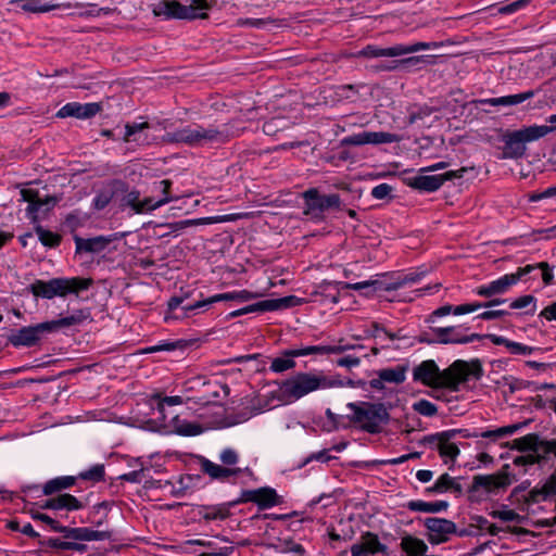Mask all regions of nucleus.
I'll return each mask as SVG.
<instances>
[{"label": "nucleus", "instance_id": "nucleus-1", "mask_svg": "<svg viewBox=\"0 0 556 556\" xmlns=\"http://www.w3.org/2000/svg\"><path fill=\"white\" fill-rule=\"evenodd\" d=\"M481 371L480 365H471L465 361H456L448 368L440 370L434 361L428 359L414 368L413 378L431 388H446L457 392L459 384L466 382L471 375Z\"/></svg>", "mask_w": 556, "mask_h": 556}, {"label": "nucleus", "instance_id": "nucleus-2", "mask_svg": "<svg viewBox=\"0 0 556 556\" xmlns=\"http://www.w3.org/2000/svg\"><path fill=\"white\" fill-rule=\"evenodd\" d=\"M239 130L230 124L222 126L204 127L202 125L186 126L164 136V140L170 143H186L191 147H202L213 143H225L230 138L238 136Z\"/></svg>", "mask_w": 556, "mask_h": 556}, {"label": "nucleus", "instance_id": "nucleus-3", "mask_svg": "<svg viewBox=\"0 0 556 556\" xmlns=\"http://www.w3.org/2000/svg\"><path fill=\"white\" fill-rule=\"evenodd\" d=\"M336 381L326 376L313 372H298L283 380L279 386L281 400L291 403L302 399L311 392L337 386Z\"/></svg>", "mask_w": 556, "mask_h": 556}, {"label": "nucleus", "instance_id": "nucleus-4", "mask_svg": "<svg viewBox=\"0 0 556 556\" xmlns=\"http://www.w3.org/2000/svg\"><path fill=\"white\" fill-rule=\"evenodd\" d=\"M170 186L172 181L168 179L156 181L153 184L152 191H160L163 197L159 200H155L153 197H147L141 200L140 191L129 189V186L125 182L126 190L121 192L119 198H117L119 207L122 210L128 207L134 214H144L154 211L173 200V198L168 195Z\"/></svg>", "mask_w": 556, "mask_h": 556}, {"label": "nucleus", "instance_id": "nucleus-5", "mask_svg": "<svg viewBox=\"0 0 556 556\" xmlns=\"http://www.w3.org/2000/svg\"><path fill=\"white\" fill-rule=\"evenodd\" d=\"M92 283L91 278H53L48 281L36 280L29 288L35 296L52 299L54 296H66L71 293L78 295L80 291L89 289Z\"/></svg>", "mask_w": 556, "mask_h": 556}, {"label": "nucleus", "instance_id": "nucleus-6", "mask_svg": "<svg viewBox=\"0 0 556 556\" xmlns=\"http://www.w3.org/2000/svg\"><path fill=\"white\" fill-rule=\"evenodd\" d=\"M346 407L353 412L348 416L351 422L359 425L361 429L376 434L380 432L381 424H387L390 415L382 403L358 402L348 403Z\"/></svg>", "mask_w": 556, "mask_h": 556}, {"label": "nucleus", "instance_id": "nucleus-7", "mask_svg": "<svg viewBox=\"0 0 556 556\" xmlns=\"http://www.w3.org/2000/svg\"><path fill=\"white\" fill-rule=\"evenodd\" d=\"M210 8L207 0H192L189 5H184L176 0H160L153 4L152 12L155 16L164 18L194 20L206 18L203 12Z\"/></svg>", "mask_w": 556, "mask_h": 556}, {"label": "nucleus", "instance_id": "nucleus-8", "mask_svg": "<svg viewBox=\"0 0 556 556\" xmlns=\"http://www.w3.org/2000/svg\"><path fill=\"white\" fill-rule=\"evenodd\" d=\"M188 295L184 296H172L168 300L167 307L168 312L172 315H167V318L181 319L189 317V313L197 312L202 308L208 307L211 304L220 302V301H233V292H226L220 294H215L205 300H199L194 302H188Z\"/></svg>", "mask_w": 556, "mask_h": 556}, {"label": "nucleus", "instance_id": "nucleus-9", "mask_svg": "<svg viewBox=\"0 0 556 556\" xmlns=\"http://www.w3.org/2000/svg\"><path fill=\"white\" fill-rule=\"evenodd\" d=\"M303 199L305 201L304 214L316 222L324 220L326 211L339 210L341 205L339 194H320L315 188L306 190L303 193Z\"/></svg>", "mask_w": 556, "mask_h": 556}, {"label": "nucleus", "instance_id": "nucleus-10", "mask_svg": "<svg viewBox=\"0 0 556 556\" xmlns=\"http://www.w3.org/2000/svg\"><path fill=\"white\" fill-rule=\"evenodd\" d=\"M220 462L225 465H218L205 457L200 458L201 471L213 480H226L231 476H238L242 472L241 468H232L239 460V454L233 448H225L219 456Z\"/></svg>", "mask_w": 556, "mask_h": 556}, {"label": "nucleus", "instance_id": "nucleus-11", "mask_svg": "<svg viewBox=\"0 0 556 556\" xmlns=\"http://www.w3.org/2000/svg\"><path fill=\"white\" fill-rule=\"evenodd\" d=\"M442 43L432 42H415L412 45H394L389 48H379L376 46H367L357 52V56L361 58H394L404 54L414 53L420 50H429L439 48Z\"/></svg>", "mask_w": 556, "mask_h": 556}, {"label": "nucleus", "instance_id": "nucleus-12", "mask_svg": "<svg viewBox=\"0 0 556 556\" xmlns=\"http://www.w3.org/2000/svg\"><path fill=\"white\" fill-rule=\"evenodd\" d=\"M475 167H460L457 170H448L444 174L439 175H418L414 177L405 178V184L413 188L420 191L426 192H434L447 180H453L455 178H462L464 175L469 172L473 170Z\"/></svg>", "mask_w": 556, "mask_h": 556}, {"label": "nucleus", "instance_id": "nucleus-13", "mask_svg": "<svg viewBox=\"0 0 556 556\" xmlns=\"http://www.w3.org/2000/svg\"><path fill=\"white\" fill-rule=\"evenodd\" d=\"M523 466L532 465L544 459L548 454L556 456V439L546 441L538 434L523 435Z\"/></svg>", "mask_w": 556, "mask_h": 556}, {"label": "nucleus", "instance_id": "nucleus-14", "mask_svg": "<svg viewBox=\"0 0 556 556\" xmlns=\"http://www.w3.org/2000/svg\"><path fill=\"white\" fill-rule=\"evenodd\" d=\"M508 465H505L501 471L493 475H477L472 478V483L469 488L470 493H475L480 489L486 492H493L496 489L505 488L511 483L509 478Z\"/></svg>", "mask_w": 556, "mask_h": 556}, {"label": "nucleus", "instance_id": "nucleus-15", "mask_svg": "<svg viewBox=\"0 0 556 556\" xmlns=\"http://www.w3.org/2000/svg\"><path fill=\"white\" fill-rule=\"evenodd\" d=\"M428 530V540L432 544H441L448 540L451 534L456 533V525L444 518L428 517L424 520Z\"/></svg>", "mask_w": 556, "mask_h": 556}, {"label": "nucleus", "instance_id": "nucleus-16", "mask_svg": "<svg viewBox=\"0 0 556 556\" xmlns=\"http://www.w3.org/2000/svg\"><path fill=\"white\" fill-rule=\"evenodd\" d=\"M396 141H399V137L395 134L386 131H362L343 138L340 141V146L381 144Z\"/></svg>", "mask_w": 556, "mask_h": 556}, {"label": "nucleus", "instance_id": "nucleus-17", "mask_svg": "<svg viewBox=\"0 0 556 556\" xmlns=\"http://www.w3.org/2000/svg\"><path fill=\"white\" fill-rule=\"evenodd\" d=\"M100 103H78L70 102L63 105L55 114L58 118L75 117L78 119H87L96 116L101 111Z\"/></svg>", "mask_w": 556, "mask_h": 556}, {"label": "nucleus", "instance_id": "nucleus-18", "mask_svg": "<svg viewBox=\"0 0 556 556\" xmlns=\"http://www.w3.org/2000/svg\"><path fill=\"white\" fill-rule=\"evenodd\" d=\"M125 181L112 179L104 184L97 192L92 206L97 211L105 208L112 200H117L119 193L125 191Z\"/></svg>", "mask_w": 556, "mask_h": 556}, {"label": "nucleus", "instance_id": "nucleus-19", "mask_svg": "<svg viewBox=\"0 0 556 556\" xmlns=\"http://www.w3.org/2000/svg\"><path fill=\"white\" fill-rule=\"evenodd\" d=\"M521 277V267L517 271L509 275H504L497 280L491 281L486 286H481L477 289V294L485 298H492L505 293L511 286L516 285Z\"/></svg>", "mask_w": 556, "mask_h": 556}, {"label": "nucleus", "instance_id": "nucleus-20", "mask_svg": "<svg viewBox=\"0 0 556 556\" xmlns=\"http://www.w3.org/2000/svg\"><path fill=\"white\" fill-rule=\"evenodd\" d=\"M294 300V296H285L280 299L273 300H264L251 305H248L243 308L233 311L229 314L230 318H235L249 313H257V312H274L281 308L289 307Z\"/></svg>", "mask_w": 556, "mask_h": 556}, {"label": "nucleus", "instance_id": "nucleus-21", "mask_svg": "<svg viewBox=\"0 0 556 556\" xmlns=\"http://www.w3.org/2000/svg\"><path fill=\"white\" fill-rule=\"evenodd\" d=\"M45 332H50L47 321L35 326L21 328L15 333L9 337V341L14 346H30L36 344V342L40 339L41 334H43Z\"/></svg>", "mask_w": 556, "mask_h": 556}, {"label": "nucleus", "instance_id": "nucleus-22", "mask_svg": "<svg viewBox=\"0 0 556 556\" xmlns=\"http://www.w3.org/2000/svg\"><path fill=\"white\" fill-rule=\"evenodd\" d=\"M352 556H367L381 553L388 555V547L380 543L378 535L372 532H365L358 543L351 546Z\"/></svg>", "mask_w": 556, "mask_h": 556}, {"label": "nucleus", "instance_id": "nucleus-23", "mask_svg": "<svg viewBox=\"0 0 556 556\" xmlns=\"http://www.w3.org/2000/svg\"><path fill=\"white\" fill-rule=\"evenodd\" d=\"M237 217L235 215H228V216H222V217H203V218H195V219H186V220H179L174 223H166L161 224L157 227L159 228H165L167 231L161 235V237L169 236L172 233L181 231L188 227L191 226H200V225H207V224H214V223H220V222H229L235 220Z\"/></svg>", "mask_w": 556, "mask_h": 556}, {"label": "nucleus", "instance_id": "nucleus-24", "mask_svg": "<svg viewBox=\"0 0 556 556\" xmlns=\"http://www.w3.org/2000/svg\"><path fill=\"white\" fill-rule=\"evenodd\" d=\"M21 197L23 201L28 202L26 210L27 215L35 224L38 222V213L42 206L49 205L51 207L56 203V199L54 197H47L42 200L39 197V192L34 189H22Z\"/></svg>", "mask_w": 556, "mask_h": 556}, {"label": "nucleus", "instance_id": "nucleus-25", "mask_svg": "<svg viewBox=\"0 0 556 556\" xmlns=\"http://www.w3.org/2000/svg\"><path fill=\"white\" fill-rule=\"evenodd\" d=\"M501 303H504V300L493 299V300H490L484 303H467V304L457 305L455 307L450 304H446V305H443V306L437 308L432 313V316L442 317V316L448 315L450 313H453L455 315H463V314L473 313L481 307H493V306L500 305Z\"/></svg>", "mask_w": 556, "mask_h": 556}, {"label": "nucleus", "instance_id": "nucleus-26", "mask_svg": "<svg viewBox=\"0 0 556 556\" xmlns=\"http://www.w3.org/2000/svg\"><path fill=\"white\" fill-rule=\"evenodd\" d=\"M63 535L65 539L76 541H104L111 539L112 532L108 530H92L89 528L65 527Z\"/></svg>", "mask_w": 556, "mask_h": 556}, {"label": "nucleus", "instance_id": "nucleus-27", "mask_svg": "<svg viewBox=\"0 0 556 556\" xmlns=\"http://www.w3.org/2000/svg\"><path fill=\"white\" fill-rule=\"evenodd\" d=\"M83 507V503L74 495L68 493L59 494L58 496L48 498L42 504H40V508L53 510H78Z\"/></svg>", "mask_w": 556, "mask_h": 556}, {"label": "nucleus", "instance_id": "nucleus-28", "mask_svg": "<svg viewBox=\"0 0 556 556\" xmlns=\"http://www.w3.org/2000/svg\"><path fill=\"white\" fill-rule=\"evenodd\" d=\"M501 140L503 147V157H518L521 155V130L502 132Z\"/></svg>", "mask_w": 556, "mask_h": 556}, {"label": "nucleus", "instance_id": "nucleus-29", "mask_svg": "<svg viewBox=\"0 0 556 556\" xmlns=\"http://www.w3.org/2000/svg\"><path fill=\"white\" fill-rule=\"evenodd\" d=\"M415 281H416V277L407 276V277H405L403 282H396V283H393V285L387 286V287H384L383 283L379 280H366V281L356 282V283H345L344 288L351 289V290H357V291L365 290L366 291L365 293L369 294L370 292L376 291V290H387V291L395 290L406 282H415Z\"/></svg>", "mask_w": 556, "mask_h": 556}, {"label": "nucleus", "instance_id": "nucleus-30", "mask_svg": "<svg viewBox=\"0 0 556 556\" xmlns=\"http://www.w3.org/2000/svg\"><path fill=\"white\" fill-rule=\"evenodd\" d=\"M459 432V430H447L441 432V442L438 444V451L440 456L444 458L445 463L448 460L454 462L459 455L458 446L451 442V440Z\"/></svg>", "mask_w": 556, "mask_h": 556}, {"label": "nucleus", "instance_id": "nucleus-31", "mask_svg": "<svg viewBox=\"0 0 556 556\" xmlns=\"http://www.w3.org/2000/svg\"><path fill=\"white\" fill-rule=\"evenodd\" d=\"M361 344H338V345H311L305 346L303 351L292 352L293 355H311V354H340L349 350H363Z\"/></svg>", "mask_w": 556, "mask_h": 556}, {"label": "nucleus", "instance_id": "nucleus-32", "mask_svg": "<svg viewBox=\"0 0 556 556\" xmlns=\"http://www.w3.org/2000/svg\"><path fill=\"white\" fill-rule=\"evenodd\" d=\"M74 240L77 253H99L103 251L112 241L110 238L104 236H98L89 239H84L76 236Z\"/></svg>", "mask_w": 556, "mask_h": 556}, {"label": "nucleus", "instance_id": "nucleus-33", "mask_svg": "<svg viewBox=\"0 0 556 556\" xmlns=\"http://www.w3.org/2000/svg\"><path fill=\"white\" fill-rule=\"evenodd\" d=\"M230 508L229 503L212 506L202 505L198 508V515L206 521L225 520L230 516Z\"/></svg>", "mask_w": 556, "mask_h": 556}, {"label": "nucleus", "instance_id": "nucleus-34", "mask_svg": "<svg viewBox=\"0 0 556 556\" xmlns=\"http://www.w3.org/2000/svg\"><path fill=\"white\" fill-rule=\"evenodd\" d=\"M281 503L282 498L277 494L275 489L269 486L256 489L255 504L260 509H267Z\"/></svg>", "mask_w": 556, "mask_h": 556}, {"label": "nucleus", "instance_id": "nucleus-35", "mask_svg": "<svg viewBox=\"0 0 556 556\" xmlns=\"http://www.w3.org/2000/svg\"><path fill=\"white\" fill-rule=\"evenodd\" d=\"M90 316L88 309H77L73 314L52 321H47L49 330L53 331L63 327L76 326L88 319Z\"/></svg>", "mask_w": 556, "mask_h": 556}, {"label": "nucleus", "instance_id": "nucleus-36", "mask_svg": "<svg viewBox=\"0 0 556 556\" xmlns=\"http://www.w3.org/2000/svg\"><path fill=\"white\" fill-rule=\"evenodd\" d=\"M434 333L438 336V341L441 344H450V343H459L466 344L473 342L476 340H481L485 338V336H481L478 333H472L470 336H463L462 338H447V334L454 332V327H442L433 329Z\"/></svg>", "mask_w": 556, "mask_h": 556}, {"label": "nucleus", "instance_id": "nucleus-37", "mask_svg": "<svg viewBox=\"0 0 556 556\" xmlns=\"http://www.w3.org/2000/svg\"><path fill=\"white\" fill-rule=\"evenodd\" d=\"M168 426L172 428L173 432L185 437H193L202 432L200 425L181 420L178 416H174Z\"/></svg>", "mask_w": 556, "mask_h": 556}, {"label": "nucleus", "instance_id": "nucleus-38", "mask_svg": "<svg viewBox=\"0 0 556 556\" xmlns=\"http://www.w3.org/2000/svg\"><path fill=\"white\" fill-rule=\"evenodd\" d=\"M76 477L73 476H63L56 477L47 481L43 484L42 492L45 495H52L54 493H59L62 490L70 489L76 483Z\"/></svg>", "mask_w": 556, "mask_h": 556}, {"label": "nucleus", "instance_id": "nucleus-39", "mask_svg": "<svg viewBox=\"0 0 556 556\" xmlns=\"http://www.w3.org/2000/svg\"><path fill=\"white\" fill-rule=\"evenodd\" d=\"M406 507L412 511L439 513L445 510L448 507V503L445 501L424 502L418 500L409 501Z\"/></svg>", "mask_w": 556, "mask_h": 556}, {"label": "nucleus", "instance_id": "nucleus-40", "mask_svg": "<svg viewBox=\"0 0 556 556\" xmlns=\"http://www.w3.org/2000/svg\"><path fill=\"white\" fill-rule=\"evenodd\" d=\"M304 348L301 349H290L286 350L280 357H276L273 359L270 364V369L275 372H282L288 369H291L295 366V362L293 361V357H298L299 355L291 354L292 352L303 351Z\"/></svg>", "mask_w": 556, "mask_h": 556}, {"label": "nucleus", "instance_id": "nucleus-41", "mask_svg": "<svg viewBox=\"0 0 556 556\" xmlns=\"http://www.w3.org/2000/svg\"><path fill=\"white\" fill-rule=\"evenodd\" d=\"M10 3H21L23 11L31 13H45L60 7L59 4H50L46 0H12Z\"/></svg>", "mask_w": 556, "mask_h": 556}, {"label": "nucleus", "instance_id": "nucleus-42", "mask_svg": "<svg viewBox=\"0 0 556 556\" xmlns=\"http://www.w3.org/2000/svg\"><path fill=\"white\" fill-rule=\"evenodd\" d=\"M473 103L478 105L509 106L521 103V93L498 98L478 99Z\"/></svg>", "mask_w": 556, "mask_h": 556}, {"label": "nucleus", "instance_id": "nucleus-43", "mask_svg": "<svg viewBox=\"0 0 556 556\" xmlns=\"http://www.w3.org/2000/svg\"><path fill=\"white\" fill-rule=\"evenodd\" d=\"M406 367L396 366L394 368H384L378 371V377H380L384 382H391L395 384H400L405 380Z\"/></svg>", "mask_w": 556, "mask_h": 556}, {"label": "nucleus", "instance_id": "nucleus-44", "mask_svg": "<svg viewBox=\"0 0 556 556\" xmlns=\"http://www.w3.org/2000/svg\"><path fill=\"white\" fill-rule=\"evenodd\" d=\"M556 126L533 125L523 128V142L534 141L554 131Z\"/></svg>", "mask_w": 556, "mask_h": 556}, {"label": "nucleus", "instance_id": "nucleus-45", "mask_svg": "<svg viewBox=\"0 0 556 556\" xmlns=\"http://www.w3.org/2000/svg\"><path fill=\"white\" fill-rule=\"evenodd\" d=\"M554 494H556V471L548 478L541 490H533L531 492V501L539 502Z\"/></svg>", "mask_w": 556, "mask_h": 556}, {"label": "nucleus", "instance_id": "nucleus-46", "mask_svg": "<svg viewBox=\"0 0 556 556\" xmlns=\"http://www.w3.org/2000/svg\"><path fill=\"white\" fill-rule=\"evenodd\" d=\"M290 125V121L286 117L275 116L264 123L263 131L268 136H275L277 132L288 129Z\"/></svg>", "mask_w": 556, "mask_h": 556}, {"label": "nucleus", "instance_id": "nucleus-47", "mask_svg": "<svg viewBox=\"0 0 556 556\" xmlns=\"http://www.w3.org/2000/svg\"><path fill=\"white\" fill-rule=\"evenodd\" d=\"M35 232L37 233L40 242L45 245V247H49V248H55L60 244L61 242V236L55 233V232H52L50 230H47L45 229L42 226L40 225H36L35 226Z\"/></svg>", "mask_w": 556, "mask_h": 556}, {"label": "nucleus", "instance_id": "nucleus-48", "mask_svg": "<svg viewBox=\"0 0 556 556\" xmlns=\"http://www.w3.org/2000/svg\"><path fill=\"white\" fill-rule=\"evenodd\" d=\"M47 545L51 548L55 549H68V551H76L79 553H85L87 551V545L78 542H67L62 541L58 538H51L47 541Z\"/></svg>", "mask_w": 556, "mask_h": 556}, {"label": "nucleus", "instance_id": "nucleus-49", "mask_svg": "<svg viewBox=\"0 0 556 556\" xmlns=\"http://www.w3.org/2000/svg\"><path fill=\"white\" fill-rule=\"evenodd\" d=\"M536 269L540 270V275H541V278H542L544 285H549L553 281L554 275H553V271H552L549 265L546 262H541V263H538L536 265L523 266V276H526Z\"/></svg>", "mask_w": 556, "mask_h": 556}, {"label": "nucleus", "instance_id": "nucleus-50", "mask_svg": "<svg viewBox=\"0 0 556 556\" xmlns=\"http://www.w3.org/2000/svg\"><path fill=\"white\" fill-rule=\"evenodd\" d=\"M104 465L97 464L92 466L90 469L80 472L77 478L92 482H100L104 480Z\"/></svg>", "mask_w": 556, "mask_h": 556}, {"label": "nucleus", "instance_id": "nucleus-51", "mask_svg": "<svg viewBox=\"0 0 556 556\" xmlns=\"http://www.w3.org/2000/svg\"><path fill=\"white\" fill-rule=\"evenodd\" d=\"M520 427H521L520 424H515V425L497 428L496 430H491V431L482 432L480 435L482 438L500 439V438H504L506 435H509V434L514 433Z\"/></svg>", "mask_w": 556, "mask_h": 556}, {"label": "nucleus", "instance_id": "nucleus-52", "mask_svg": "<svg viewBox=\"0 0 556 556\" xmlns=\"http://www.w3.org/2000/svg\"><path fill=\"white\" fill-rule=\"evenodd\" d=\"M413 408L418 414L427 417H432L438 413L437 406L427 400H419L414 403Z\"/></svg>", "mask_w": 556, "mask_h": 556}, {"label": "nucleus", "instance_id": "nucleus-53", "mask_svg": "<svg viewBox=\"0 0 556 556\" xmlns=\"http://www.w3.org/2000/svg\"><path fill=\"white\" fill-rule=\"evenodd\" d=\"M424 61H425V56L424 55H420V56H409V58H406V59L394 61L393 64L390 65V66H380L379 68L380 70H386V71H392V70L397 68L399 66H406V67L416 66V65H418L419 63H421Z\"/></svg>", "mask_w": 556, "mask_h": 556}, {"label": "nucleus", "instance_id": "nucleus-54", "mask_svg": "<svg viewBox=\"0 0 556 556\" xmlns=\"http://www.w3.org/2000/svg\"><path fill=\"white\" fill-rule=\"evenodd\" d=\"M31 517L35 520H40V521L45 522L46 525L50 526L53 531L60 532L63 534L65 526L60 525L56 520H54L50 516L37 511V513H31Z\"/></svg>", "mask_w": 556, "mask_h": 556}, {"label": "nucleus", "instance_id": "nucleus-55", "mask_svg": "<svg viewBox=\"0 0 556 556\" xmlns=\"http://www.w3.org/2000/svg\"><path fill=\"white\" fill-rule=\"evenodd\" d=\"M153 399L157 401V410L162 415H163L164 406L165 405L173 406V405H180V404L184 403L182 397L178 396V395L165 396V397H161L160 395H155V396H153Z\"/></svg>", "mask_w": 556, "mask_h": 556}, {"label": "nucleus", "instance_id": "nucleus-56", "mask_svg": "<svg viewBox=\"0 0 556 556\" xmlns=\"http://www.w3.org/2000/svg\"><path fill=\"white\" fill-rule=\"evenodd\" d=\"M393 188L388 184H380L372 188L371 195L377 200H383L390 195Z\"/></svg>", "mask_w": 556, "mask_h": 556}, {"label": "nucleus", "instance_id": "nucleus-57", "mask_svg": "<svg viewBox=\"0 0 556 556\" xmlns=\"http://www.w3.org/2000/svg\"><path fill=\"white\" fill-rule=\"evenodd\" d=\"M255 497H256V489L255 490H244L241 492V495L238 500L228 502L230 507H235L238 504L241 503H254L255 504Z\"/></svg>", "mask_w": 556, "mask_h": 556}, {"label": "nucleus", "instance_id": "nucleus-58", "mask_svg": "<svg viewBox=\"0 0 556 556\" xmlns=\"http://www.w3.org/2000/svg\"><path fill=\"white\" fill-rule=\"evenodd\" d=\"M273 22L274 21H271V20H264V18H240V20H238V25L262 28L265 25L273 23Z\"/></svg>", "mask_w": 556, "mask_h": 556}, {"label": "nucleus", "instance_id": "nucleus-59", "mask_svg": "<svg viewBox=\"0 0 556 556\" xmlns=\"http://www.w3.org/2000/svg\"><path fill=\"white\" fill-rule=\"evenodd\" d=\"M336 363L340 367L352 368V367H357L361 363V359L358 356L346 355L344 357L337 359Z\"/></svg>", "mask_w": 556, "mask_h": 556}, {"label": "nucleus", "instance_id": "nucleus-60", "mask_svg": "<svg viewBox=\"0 0 556 556\" xmlns=\"http://www.w3.org/2000/svg\"><path fill=\"white\" fill-rule=\"evenodd\" d=\"M137 132L135 130V128H132V125L131 124H126L125 126V136H124V141L125 142H130V141H141V142H147L148 143V138L147 136L141 139L140 137H137Z\"/></svg>", "mask_w": 556, "mask_h": 556}, {"label": "nucleus", "instance_id": "nucleus-61", "mask_svg": "<svg viewBox=\"0 0 556 556\" xmlns=\"http://www.w3.org/2000/svg\"><path fill=\"white\" fill-rule=\"evenodd\" d=\"M326 416L328 420L333 425V429L348 428V425L343 424L344 417L341 415L334 414L330 408L326 409Z\"/></svg>", "mask_w": 556, "mask_h": 556}, {"label": "nucleus", "instance_id": "nucleus-62", "mask_svg": "<svg viewBox=\"0 0 556 556\" xmlns=\"http://www.w3.org/2000/svg\"><path fill=\"white\" fill-rule=\"evenodd\" d=\"M143 475V468H140L138 470L130 471L128 473H124L119 477V479L132 482V483H139L142 480Z\"/></svg>", "mask_w": 556, "mask_h": 556}, {"label": "nucleus", "instance_id": "nucleus-63", "mask_svg": "<svg viewBox=\"0 0 556 556\" xmlns=\"http://www.w3.org/2000/svg\"><path fill=\"white\" fill-rule=\"evenodd\" d=\"M437 481L439 482V485H440L438 488L441 489L442 493H444V492L451 490L454 478H452L448 473H443L438 478Z\"/></svg>", "mask_w": 556, "mask_h": 556}, {"label": "nucleus", "instance_id": "nucleus-64", "mask_svg": "<svg viewBox=\"0 0 556 556\" xmlns=\"http://www.w3.org/2000/svg\"><path fill=\"white\" fill-rule=\"evenodd\" d=\"M282 552L283 553H294V554H298V555H302V554H304L305 549L299 543H295L293 541H287L285 543V547H283Z\"/></svg>", "mask_w": 556, "mask_h": 556}]
</instances>
